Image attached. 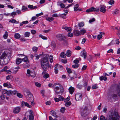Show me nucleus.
<instances>
[{
	"label": "nucleus",
	"mask_w": 120,
	"mask_h": 120,
	"mask_svg": "<svg viewBox=\"0 0 120 120\" xmlns=\"http://www.w3.org/2000/svg\"><path fill=\"white\" fill-rule=\"evenodd\" d=\"M120 116L117 112L111 110L109 111L108 120H119ZM100 120H107V119L103 115L100 116Z\"/></svg>",
	"instance_id": "f257e3e1"
},
{
	"label": "nucleus",
	"mask_w": 120,
	"mask_h": 120,
	"mask_svg": "<svg viewBox=\"0 0 120 120\" xmlns=\"http://www.w3.org/2000/svg\"><path fill=\"white\" fill-rule=\"evenodd\" d=\"M40 63L42 68L44 71H46L49 67L48 63V58L47 57L45 56L41 59Z\"/></svg>",
	"instance_id": "f03ea898"
},
{
	"label": "nucleus",
	"mask_w": 120,
	"mask_h": 120,
	"mask_svg": "<svg viewBox=\"0 0 120 120\" xmlns=\"http://www.w3.org/2000/svg\"><path fill=\"white\" fill-rule=\"evenodd\" d=\"M9 53L7 50L3 49L0 51V65H1L5 64L8 63V61H4V63H1V60H4L6 59V57L8 56Z\"/></svg>",
	"instance_id": "7ed1b4c3"
},
{
	"label": "nucleus",
	"mask_w": 120,
	"mask_h": 120,
	"mask_svg": "<svg viewBox=\"0 0 120 120\" xmlns=\"http://www.w3.org/2000/svg\"><path fill=\"white\" fill-rule=\"evenodd\" d=\"M116 91L117 95L114 94L109 95L108 97L109 98V99L113 98L114 99H117L118 96L120 97V84L117 86Z\"/></svg>",
	"instance_id": "20e7f679"
},
{
	"label": "nucleus",
	"mask_w": 120,
	"mask_h": 120,
	"mask_svg": "<svg viewBox=\"0 0 120 120\" xmlns=\"http://www.w3.org/2000/svg\"><path fill=\"white\" fill-rule=\"evenodd\" d=\"M64 91V88L62 86L60 87V88L57 86L55 87V91L56 94H55L56 95H58L59 96L61 95Z\"/></svg>",
	"instance_id": "39448f33"
},
{
	"label": "nucleus",
	"mask_w": 120,
	"mask_h": 120,
	"mask_svg": "<svg viewBox=\"0 0 120 120\" xmlns=\"http://www.w3.org/2000/svg\"><path fill=\"white\" fill-rule=\"evenodd\" d=\"M56 37L57 39L60 41H63L64 42H66V41L65 40L66 38L65 36L62 34H58L57 35Z\"/></svg>",
	"instance_id": "423d86ee"
},
{
	"label": "nucleus",
	"mask_w": 120,
	"mask_h": 120,
	"mask_svg": "<svg viewBox=\"0 0 120 120\" xmlns=\"http://www.w3.org/2000/svg\"><path fill=\"white\" fill-rule=\"evenodd\" d=\"M75 98L77 101L81 100L82 98V94L80 93L76 94L75 95Z\"/></svg>",
	"instance_id": "0eeeda50"
},
{
	"label": "nucleus",
	"mask_w": 120,
	"mask_h": 120,
	"mask_svg": "<svg viewBox=\"0 0 120 120\" xmlns=\"http://www.w3.org/2000/svg\"><path fill=\"white\" fill-rule=\"evenodd\" d=\"M20 108L17 107L14 109L13 112L14 113H18L20 112Z\"/></svg>",
	"instance_id": "6e6552de"
},
{
	"label": "nucleus",
	"mask_w": 120,
	"mask_h": 120,
	"mask_svg": "<svg viewBox=\"0 0 120 120\" xmlns=\"http://www.w3.org/2000/svg\"><path fill=\"white\" fill-rule=\"evenodd\" d=\"M81 56L84 57V59H86L87 57L86 51L85 50L82 51L81 52Z\"/></svg>",
	"instance_id": "1a4fd4ad"
},
{
	"label": "nucleus",
	"mask_w": 120,
	"mask_h": 120,
	"mask_svg": "<svg viewBox=\"0 0 120 120\" xmlns=\"http://www.w3.org/2000/svg\"><path fill=\"white\" fill-rule=\"evenodd\" d=\"M87 107H85L84 108H82L81 109V116L83 117L85 116V114L86 113V110L87 109Z\"/></svg>",
	"instance_id": "9d476101"
},
{
	"label": "nucleus",
	"mask_w": 120,
	"mask_h": 120,
	"mask_svg": "<svg viewBox=\"0 0 120 120\" xmlns=\"http://www.w3.org/2000/svg\"><path fill=\"white\" fill-rule=\"evenodd\" d=\"M100 9L101 12L105 13L106 11V8L105 6L101 5Z\"/></svg>",
	"instance_id": "9b49d317"
},
{
	"label": "nucleus",
	"mask_w": 120,
	"mask_h": 120,
	"mask_svg": "<svg viewBox=\"0 0 120 120\" xmlns=\"http://www.w3.org/2000/svg\"><path fill=\"white\" fill-rule=\"evenodd\" d=\"M26 97L28 101L30 102L34 101V99L33 95H29L28 97L26 96Z\"/></svg>",
	"instance_id": "f8f14e48"
},
{
	"label": "nucleus",
	"mask_w": 120,
	"mask_h": 120,
	"mask_svg": "<svg viewBox=\"0 0 120 120\" xmlns=\"http://www.w3.org/2000/svg\"><path fill=\"white\" fill-rule=\"evenodd\" d=\"M21 105L23 106H27V107L31 108V106L29 105L28 103L24 101H22L21 103Z\"/></svg>",
	"instance_id": "ddd939ff"
},
{
	"label": "nucleus",
	"mask_w": 120,
	"mask_h": 120,
	"mask_svg": "<svg viewBox=\"0 0 120 120\" xmlns=\"http://www.w3.org/2000/svg\"><path fill=\"white\" fill-rule=\"evenodd\" d=\"M73 33L74 35L76 36H78L80 35V31L78 30H74Z\"/></svg>",
	"instance_id": "4468645a"
},
{
	"label": "nucleus",
	"mask_w": 120,
	"mask_h": 120,
	"mask_svg": "<svg viewBox=\"0 0 120 120\" xmlns=\"http://www.w3.org/2000/svg\"><path fill=\"white\" fill-rule=\"evenodd\" d=\"M95 8H94V7H93L90 8L88 9L86 11V12H90L92 11H95Z\"/></svg>",
	"instance_id": "2eb2a0df"
},
{
	"label": "nucleus",
	"mask_w": 120,
	"mask_h": 120,
	"mask_svg": "<svg viewBox=\"0 0 120 120\" xmlns=\"http://www.w3.org/2000/svg\"><path fill=\"white\" fill-rule=\"evenodd\" d=\"M24 93L26 97H28L29 96V95H32L30 91L28 90H26L25 91Z\"/></svg>",
	"instance_id": "dca6fc26"
},
{
	"label": "nucleus",
	"mask_w": 120,
	"mask_h": 120,
	"mask_svg": "<svg viewBox=\"0 0 120 120\" xmlns=\"http://www.w3.org/2000/svg\"><path fill=\"white\" fill-rule=\"evenodd\" d=\"M51 114L52 116H54L56 118H57L58 117V116L56 115V112L55 111L53 110H51L50 111Z\"/></svg>",
	"instance_id": "f3484780"
},
{
	"label": "nucleus",
	"mask_w": 120,
	"mask_h": 120,
	"mask_svg": "<svg viewBox=\"0 0 120 120\" xmlns=\"http://www.w3.org/2000/svg\"><path fill=\"white\" fill-rule=\"evenodd\" d=\"M63 29H65L67 31H71V27H68L67 26H64L62 27Z\"/></svg>",
	"instance_id": "a211bd4d"
},
{
	"label": "nucleus",
	"mask_w": 120,
	"mask_h": 120,
	"mask_svg": "<svg viewBox=\"0 0 120 120\" xmlns=\"http://www.w3.org/2000/svg\"><path fill=\"white\" fill-rule=\"evenodd\" d=\"M22 61H23L25 62L26 64H27L29 62V60L28 58L25 56L24 58L22 59Z\"/></svg>",
	"instance_id": "6ab92c4d"
},
{
	"label": "nucleus",
	"mask_w": 120,
	"mask_h": 120,
	"mask_svg": "<svg viewBox=\"0 0 120 120\" xmlns=\"http://www.w3.org/2000/svg\"><path fill=\"white\" fill-rule=\"evenodd\" d=\"M55 67L56 68H57L59 70H61L63 69V67L61 65L56 64Z\"/></svg>",
	"instance_id": "aec40b11"
},
{
	"label": "nucleus",
	"mask_w": 120,
	"mask_h": 120,
	"mask_svg": "<svg viewBox=\"0 0 120 120\" xmlns=\"http://www.w3.org/2000/svg\"><path fill=\"white\" fill-rule=\"evenodd\" d=\"M69 92L70 94H72L74 91V87L71 86L69 88Z\"/></svg>",
	"instance_id": "412c9836"
},
{
	"label": "nucleus",
	"mask_w": 120,
	"mask_h": 120,
	"mask_svg": "<svg viewBox=\"0 0 120 120\" xmlns=\"http://www.w3.org/2000/svg\"><path fill=\"white\" fill-rule=\"evenodd\" d=\"M66 54L67 57H69L71 55V51L70 50H68L67 51Z\"/></svg>",
	"instance_id": "4be33fe9"
},
{
	"label": "nucleus",
	"mask_w": 120,
	"mask_h": 120,
	"mask_svg": "<svg viewBox=\"0 0 120 120\" xmlns=\"http://www.w3.org/2000/svg\"><path fill=\"white\" fill-rule=\"evenodd\" d=\"M22 61V60L20 58L17 59H16V64H20Z\"/></svg>",
	"instance_id": "5701e85b"
},
{
	"label": "nucleus",
	"mask_w": 120,
	"mask_h": 120,
	"mask_svg": "<svg viewBox=\"0 0 120 120\" xmlns=\"http://www.w3.org/2000/svg\"><path fill=\"white\" fill-rule=\"evenodd\" d=\"M21 37L20 34L18 33H16L14 35V37L16 39H19Z\"/></svg>",
	"instance_id": "b1692460"
},
{
	"label": "nucleus",
	"mask_w": 120,
	"mask_h": 120,
	"mask_svg": "<svg viewBox=\"0 0 120 120\" xmlns=\"http://www.w3.org/2000/svg\"><path fill=\"white\" fill-rule=\"evenodd\" d=\"M60 56L61 57L64 58H65L66 56V54L64 52H62L60 54Z\"/></svg>",
	"instance_id": "393cba45"
},
{
	"label": "nucleus",
	"mask_w": 120,
	"mask_h": 120,
	"mask_svg": "<svg viewBox=\"0 0 120 120\" xmlns=\"http://www.w3.org/2000/svg\"><path fill=\"white\" fill-rule=\"evenodd\" d=\"M9 22H11L12 23H18V22L16 21V20L14 19H12L9 20Z\"/></svg>",
	"instance_id": "a878e982"
},
{
	"label": "nucleus",
	"mask_w": 120,
	"mask_h": 120,
	"mask_svg": "<svg viewBox=\"0 0 120 120\" xmlns=\"http://www.w3.org/2000/svg\"><path fill=\"white\" fill-rule=\"evenodd\" d=\"M46 20L49 22H51L54 19V18L52 17H50L47 18Z\"/></svg>",
	"instance_id": "bb28decb"
},
{
	"label": "nucleus",
	"mask_w": 120,
	"mask_h": 120,
	"mask_svg": "<svg viewBox=\"0 0 120 120\" xmlns=\"http://www.w3.org/2000/svg\"><path fill=\"white\" fill-rule=\"evenodd\" d=\"M8 35V33L7 31H5L4 34V35L3 37L5 39H6L7 38Z\"/></svg>",
	"instance_id": "cd10ccee"
},
{
	"label": "nucleus",
	"mask_w": 120,
	"mask_h": 120,
	"mask_svg": "<svg viewBox=\"0 0 120 120\" xmlns=\"http://www.w3.org/2000/svg\"><path fill=\"white\" fill-rule=\"evenodd\" d=\"M30 33L28 32H26L24 33V37H28L30 36Z\"/></svg>",
	"instance_id": "c85d7f7f"
},
{
	"label": "nucleus",
	"mask_w": 120,
	"mask_h": 120,
	"mask_svg": "<svg viewBox=\"0 0 120 120\" xmlns=\"http://www.w3.org/2000/svg\"><path fill=\"white\" fill-rule=\"evenodd\" d=\"M30 115L29 116V119L30 120H33L34 119V116L31 113H30Z\"/></svg>",
	"instance_id": "c756f323"
},
{
	"label": "nucleus",
	"mask_w": 120,
	"mask_h": 120,
	"mask_svg": "<svg viewBox=\"0 0 120 120\" xmlns=\"http://www.w3.org/2000/svg\"><path fill=\"white\" fill-rule=\"evenodd\" d=\"M100 80H104L106 81L107 80V78L105 76H102L100 77Z\"/></svg>",
	"instance_id": "7c9ffc66"
},
{
	"label": "nucleus",
	"mask_w": 120,
	"mask_h": 120,
	"mask_svg": "<svg viewBox=\"0 0 120 120\" xmlns=\"http://www.w3.org/2000/svg\"><path fill=\"white\" fill-rule=\"evenodd\" d=\"M79 6V5L78 4H77L75 6V7L74 8V11H76L79 10L78 8Z\"/></svg>",
	"instance_id": "2f4dec72"
},
{
	"label": "nucleus",
	"mask_w": 120,
	"mask_h": 120,
	"mask_svg": "<svg viewBox=\"0 0 120 120\" xmlns=\"http://www.w3.org/2000/svg\"><path fill=\"white\" fill-rule=\"evenodd\" d=\"M13 78L12 76L11 75H9L8 76H6V78L7 80H9L10 79H12Z\"/></svg>",
	"instance_id": "473e14b6"
},
{
	"label": "nucleus",
	"mask_w": 120,
	"mask_h": 120,
	"mask_svg": "<svg viewBox=\"0 0 120 120\" xmlns=\"http://www.w3.org/2000/svg\"><path fill=\"white\" fill-rule=\"evenodd\" d=\"M80 31V34H81L82 35H83L86 32V31L85 29H83L81 30Z\"/></svg>",
	"instance_id": "72a5a7b5"
},
{
	"label": "nucleus",
	"mask_w": 120,
	"mask_h": 120,
	"mask_svg": "<svg viewBox=\"0 0 120 120\" xmlns=\"http://www.w3.org/2000/svg\"><path fill=\"white\" fill-rule=\"evenodd\" d=\"M12 91L11 90H7V95L9 96L11 95L12 94Z\"/></svg>",
	"instance_id": "f704fd0d"
},
{
	"label": "nucleus",
	"mask_w": 120,
	"mask_h": 120,
	"mask_svg": "<svg viewBox=\"0 0 120 120\" xmlns=\"http://www.w3.org/2000/svg\"><path fill=\"white\" fill-rule=\"evenodd\" d=\"M78 25L79 27H81L84 26V24L83 22H82L79 23H78Z\"/></svg>",
	"instance_id": "c9c22d12"
},
{
	"label": "nucleus",
	"mask_w": 120,
	"mask_h": 120,
	"mask_svg": "<svg viewBox=\"0 0 120 120\" xmlns=\"http://www.w3.org/2000/svg\"><path fill=\"white\" fill-rule=\"evenodd\" d=\"M79 66V64H75L72 65V67L74 68H77Z\"/></svg>",
	"instance_id": "e433bc0d"
},
{
	"label": "nucleus",
	"mask_w": 120,
	"mask_h": 120,
	"mask_svg": "<svg viewBox=\"0 0 120 120\" xmlns=\"http://www.w3.org/2000/svg\"><path fill=\"white\" fill-rule=\"evenodd\" d=\"M0 92H1L3 94H7V90H1V91H0Z\"/></svg>",
	"instance_id": "4c0bfd02"
},
{
	"label": "nucleus",
	"mask_w": 120,
	"mask_h": 120,
	"mask_svg": "<svg viewBox=\"0 0 120 120\" xmlns=\"http://www.w3.org/2000/svg\"><path fill=\"white\" fill-rule=\"evenodd\" d=\"M65 110V109L64 107H62L60 109V111L62 113L64 112Z\"/></svg>",
	"instance_id": "58836bf2"
},
{
	"label": "nucleus",
	"mask_w": 120,
	"mask_h": 120,
	"mask_svg": "<svg viewBox=\"0 0 120 120\" xmlns=\"http://www.w3.org/2000/svg\"><path fill=\"white\" fill-rule=\"evenodd\" d=\"M68 36L69 37H72L73 36V34L71 32H69V33L68 34Z\"/></svg>",
	"instance_id": "ea45409f"
},
{
	"label": "nucleus",
	"mask_w": 120,
	"mask_h": 120,
	"mask_svg": "<svg viewBox=\"0 0 120 120\" xmlns=\"http://www.w3.org/2000/svg\"><path fill=\"white\" fill-rule=\"evenodd\" d=\"M8 69V67L7 66H6L1 70V71H7V69Z\"/></svg>",
	"instance_id": "a19ab883"
},
{
	"label": "nucleus",
	"mask_w": 120,
	"mask_h": 120,
	"mask_svg": "<svg viewBox=\"0 0 120 120\" xmlns=\"http://www.w3.org/2000/svg\"><path fill=\"white\" fill-rule=\"evenodd\" d=\"M39 37L43 40H47V37L42 35L41 34L39 35Z\"/></svg>",
	"instance_id": "79ce46f5"
},
{
	"label": "nucleus",
	"mask_w": 120,
	"mask_h": 120,
	"mask_svg": "<svg viewBox=\"0 0 120 120\" xmlns=\"http://www.w3.org/2000/svg\"><path fill=\"white\" fill-rule=\"evenodd\" d=\"M17 96L19 98H22L23 97L22 95L19 93H17Z\"/></svg>",
	"instance_id": "37998d69"
},
{
	"label": "nucleus",
	"mask_w": 120,
	"mask_h": 120,
	"mask_svg": "<svg viewBox=\"0 0 120 120\" xmlns=\"http://www.w3.org/2000/svg\"><path fill=\"white\" fill-rule=\"evenodd\" d=\"M38 49V48L34 46L32 48L33 51L34 52L37 51Z\"/></svg>",
	"instance_id": "c03bdc74"
},
{
	"label": "nucleus",
	"mask_w": 120,
	"mask_h": 120,
	"mask_svg": "<svg viewBox=\"0 0 120 120\" xmlns=\"http://www.w3.org/2000/svg\"><path fill=\"white\" fill-rule=\"evenodd\" d=\"M71 104L70 101L67 102L65 104V106L67 107H68Z\"/></svg>",
	"instance_id": "a18cd8bd"
},
{
	"label": "nucleus",
	"mask_w": 120,
	"mask_h": 120,
	"mask_svg": "<svg viewBox=\"0 0 120 120\" xmlns=\"http://www.w3.org/2000/svg\"><path fill=\"white\" fill-rule=\"evenodd\" d=\"M66 69L67 71V72L68 73L70 74L71 73L72 71L70 68H66Z\"/></svg>",
	"instance_id": "49530a36"
},
{
	"label": "nucleus",
	"mask_w": 120,
	"mask_h": 120,
	"mask_svg": "<svg viewBox=\"0 0 120 120\" xmlns=\"http://www.w3.org/2000/svg\"><path fill=\"white\" fill-rule=\"evenodd\" d=\"M30 75L31 76V77H34L36 76V75L34 72H31Z\"/></svg>",
	"instance_id": "de8ad7c7"
},
{
	"label": "nucleus",
	"mask_w": 120,
	"mask_h": 120,
	"mask_svg": "<svg viewBox=\"0 0 120 120\" xmlns=\"http://www.w3.org/2000/svg\"><path fill=\"white\" fill-rule=\"evenodd\" d=\"M49 75L48 74H45L43 76V77L45 79H47L49 77Z\"/></svg>",
	"instance_id": "09e8293b"
},
{
	"label": "nucleus",
	"mask_w": 120,
	"mask_h": 120,
	"mask_svg": "<svg viewBox=\"0 0 120 120\" xmlns=\"http://www.w3.org/2000/svg\"><path fill=\"white\" fill-rule=\"evenodd\" d=\"M102 35L100 33V34L99 35H98L97 36V38L99 40H100L102 38Z\"/></svg>",
	"instance_id": "8fccbe9b"
},
{
	"label": "nucleus",
	"mask_w": 120,
	"mask_h": 120,
	"mask_svg": "<svg viewBox=\"0 0 120 120\" xmlns=\"http://www.w3.org/2000/svg\"><path fill=\"white\" fill-rule=\"evenodd\" d=\"M82 86H83L82 85H81L79 84H78L77 85V87L79 89H81L82 88Z\"/></svg>",
	"instance_id": "3c124183"
},
{
	"label": "nucleus",
	"mask_w": 120,
	"mask_h": 120,
	"mask_svg": "<svg viewBox=\"0 0 120 120\" xmlns=\"http://www.w3.org/2000/svg\"><path fill=\"white\" fill-rule=\"evenodd\" d=\"M59 101H62L64 100V98L62 96H60L59 98Z\"/></svg>",
	"instance_id": "603ef678"
},
{
	"label": "nucleus",
	"mask_w": 120,
	"mask_h": 120,
	"mask_svg": "<svg viewBox=\"0 0 120 120\" xmlns=\"http://www.w3.org/2000/svg\"><path fill=\"white\" fill-rule=\"evenodd\" d=\"M50 61L51 63H52L53 61V57L51 55H50L49 57Z\"/></svg>",
	"instance_id": "864d4df0"
},
{
	"label": "nucleus",
	"mask_w": 120,
	"mask_h": 120,
	"mask_svg": "<svg viewBox=\"0 0 120 120\" xmlns=\"http://www.w3.org/2000/svg\"><path fill=\"white\" fill-rule=\"evenodd\" d=\"M111 5L113 4L114 3V1L113 0H110L108 2Z\"/></svg>",
	"instance_id": "5fc2aeb1"
},
{
	"label": "nucleus",
	"mask_w": 120,
	"mask_h": 120,
	"mask_svg": "<svg viewBox=\"0 0 120 120\" xmlns=\"http://www.w3.org/2000/svg\"><path fill=\"white\" fill-rule=\"evenodd\" d=\"M119 10H116L112 13V14H116L118 13Z\"/></svg>",
	"instance_id": "6e6d98bb"
},
{
	"label": "nucleus",
	"mask_w": 120,
	"mask_h": 120,
	"mask_svg": "<svg viewBox=\"0 0 120 120\" xmlns=\"http://www.w3.org/2000/svg\"><path fill=\"white\" fill-rule=\"evenodd\" d=\"M35 85L37 87H40L41 86V84L40 83H38V82H36L35 83Z\"/></svg>",
	"instance_id": "4d7b16f0"
},
{
	"label": "nucleus",
	"mask_w": 120,
	"mask_h": 120,
	"mask_svg": "<svg viewBox=\"0 0 120 120\" xmlns=\"http://www.w3.org/2000/svg\"><path fill=\"white\" fill-rule=\"evenodd\" d=\"M27 9H28V8L24 6H23L22 7V10L24 11H25V10Z\"/></svg>",
	"instance_id": "13d9d810"
},
{
	"label": "nucleus",
	"mask_w": 120,
	"mask_h": 120,
	"mask_svg": "<svg viewBox=\"0 0 120 120\" xmlns=\"http://www.w3.org/2000/svg\"><path fill=\"white\" fill-rule=\"evenodd\" d=\"M92 88L93 89H95L98 88L97 85L96 84H94L92 86Z\"/></svg>",
	"instance_id": "bf43d9fd"
},
{
	"label": "nucleus",
	"mask_w": 120,
	"mask_h": 120,
	"mask_svg": "<svg viewBox=\"0 0 120 120\" xmlns=\"http://www.w3.org/2000/svg\"><path fill=\"white\" fill-rule=\"evenodd\" d=\"M5 96L3 94L0 96L1 99L2 100H3L5 99Z\"/></svg>",
	"instance_id": "052dcab7"
},
{
	"label": "nucleus",
	"mask_w": 120,
	"mask_h": 120,
	"mask_svg": "<svg viewBox=\"0 0 120 120\" xmlns=\"http://www.w3.org/2000/svg\"><path fill=\"white\" fill-rule=\"evenodd\" d=\"M16 12H13L10 14V16H13L16 15Z\"/></svg>",
	"instance_id": "680f3d73"
},
{
	"label": "nucleus",
	"mask_w": 120,
	"mask_h": 120,
	"mask_svg": "<svg viewBox=\"0 0 120 120\" xmlns=\"http://www.w3.org/2000/svg\"><path fill=\"white\" fill-rule=\"evenodd\" d=\"M113 41L112 40V41L107 45L108 46H109L110 45H114V43H113Z\"/></svg>",
	"instance_id": "e2e57ef3"
},
{
	"label": "nucleus",
	"mask_w": 120,
	"mask_h": 120,
	"mask_svg": "<svg viewBox=\"0 0 120 120\" xmlns=\"http://www.w3.org/2000/svg\"><path fill=\"white\" fill-rule=\"evenodd\" d=\"M79 61L78 60L76 59L74 60L73 61L74 63L76 64H78L79 63Z\"/></svg>",
	"instance_id": "0e129e2a"
},
{
	"label": "nucleus",
	"mask_w": 120,
	"mask_h": 120,
	"mask_svg": "<svg viewBox=\"0 0 120 120\" xmlns=\"http://www.w3.org/2000/svg\"><path fill=\"white\" fill-rule=\"evenodd\" d=\"M95 19L94 18H93L91 19L90 20L89 22L90 23H91L95 21Z\"/></svg>",
	"instance_id": "69168bd1"
},
{
	"label": "nucleus",
	"mask_w": 120,
	"mask_h": 120,
	"mask_svg": "<svg viewBox=\"0 0 120 120\" xmlns=\"http://www.w3.org/2000/svg\"><path fill=\"white\" fill-rule=\"evenodd\" d=\"M87 66L86 65H84L82 67V71L85 70Z\"/></svg>",
	"instance_id": "338daca9"
},
{
	"label": "nucleus",
	"mask_w": 120,
	"mask_h": 120,
	"mask_svg": "<svg viewBox=\"0 0 120 120\" xmlns=\"http://www.w3.org/2000/svg\"><path fill=\"white\" fill-rule=\"evenodd\" d=\"M60 5L61 8H64L65 7L64 4L62 3L60 4Z\"/></svg>",
	"instance_id": "774afa93"
}]
</instances>
